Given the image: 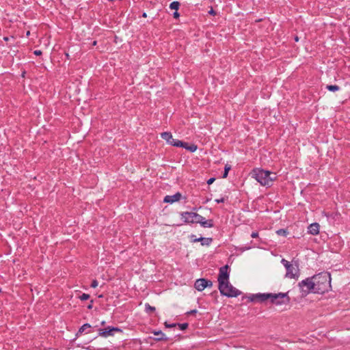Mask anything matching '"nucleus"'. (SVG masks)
Wrapping results in <instances>:
<instances>
[{"label": "nucleus", "instance_id": "f257e3e1", "mask_svg": "<svg viewBox=\"0 0 350 350\" xmlns=\"http://www.w3.org/2000/svg\"><path fill=\"white\" fill-rule=\"evenodd\" d=\"M315 293H324L331 287V275L327 272H321L312 276Z\"/></svg>", "mask_w": 350, "mask_h": 350}, {"label": "nucleus", "instance_id": "f03ea898", "mask_svg": "<svg viewBox=\"0 0 350 350\" xmlns=\"http://www.w3.org/2000/svg\"><path fill=\"white\" fill-rule=\"evenodd\" d=\"M250 174L252 178L256 180L262 186L270 187L273 181L276 179L275 174L260 168L254 169Z\"/></svg>", "mask_w": 350, "mask_h": 350}, {"label": "nucleus", "instance_id": "7ed1b4c3", "mask_svg": "<svg viewBox=\"0 0 350 350\" xmlns=\"http://www.w3.org/2000/svg\"><path fill=\"white\" fill-rule=\"evenodd\" d=\"M218 288L222 295L228 297H236L241 293V291L232 286L229 281L219 284Z\"/></svg>", "mask_w": 350, "mask_h": 350}, {"label": "nucleus", "instance_id": "20e7f679", "mask_svg": "<svg viewBox=\"0 0 350 350\" xmlns=\"http://www.w3.org/2000/svg\"><path fill=\"white\" fill-rule=\"evenodd\" d=\"M281 263L284 265V267L286 269V273L285 275L286 278H296L299 276V268L297 262L295 264L288 262V260L282 258L281 260Z\"/></svg>", "mask_w": 350, "mask_h": 350}, {"label": "nucleus", "instance_id": "39448f33", "mask_svg": "<svg viewBox=\"0 0 350 350\" xmlns=\"http://www.w3.org/2000/svg\"><path fill=\"white\" fill-rule=\"evenodd\" d=\"M298 286L301 291L306 294L310 292L315 293V286L312 277L301 280L299 282Z\"/></svg>", "mask_w": 350, "mask_h": 350}, {"label": "nucleus", "instance_id": "423d86ee", "mask_svg": "<svg viewBox=\"0 0 350 350\" xmlns=\"http://www.w3.org/2000/svg\"><path fill=\"white\" fill-rule=\"evenodd\" d=\"M272 296L273 297H270V301L275 305L286 304L290 302L288 293H272Z\"/></svg>", "mask_w": 350, "mask_h": 350}, {"label": "nucleus", "instance_id": "0eeeda50", "mask_svg": "<svg viewBox=\"0 0 350 350\" xmlns=\"http://www.w3.org/2000/svg\"><path fill=\"white\" fill-rule=\"evenodd\" d=\"M181 219L185 223L198 224L200 215L194 212H183L180 213Z\"/></svg>", "mask_w": 350, "mask_h": 350}, {"label": "nucleus", "instance_id": "6e6552de", "mask_svg": "<svg viewBox=\"0 0 350 350\" xmlns=\"http://www.w3.org/2000/svg\"><path fill=\"white\" fill-rule=\"evenodd\" d=\"M161 136L163 139L165 140L169 144L173 146L179 147V146H183V142L178 139H174L170 132H163L161 134Z\"/></svg>", "mask_w": 350, "mask_h": 350}, {"label": "nucleus", "instance_id": "1a4fd4ad", "mask_svg": "<svg viewBox=\"0 0 350 350\" xmlns=\"http://www.w3.org/2000/svg\"><path fill=\"white\" fill-rule=\"evenodd\" d=\"M228 269H229V267L227 265L221 267L219 269V275H218V278H217L219 285L221 284H224L225 282H228V281H229Z\"/></svg>", "mask_w": 350, "mask_h": 350}, {"label": "nucleus", "instance_id": "9d476101", "mask_svg": "<svg viewBox=\"0 0 350 350\" xmlns=\"http://www.w3.org/2000/svg\"><path fill=\"white\" fill-rule=\"evenodd\" d=\"M116 332H122V330L117 327L109 326L105 329H100L99 336L107 338L108 336H113Z\"/></svg>", "mask_w": 350, "mask_h": 350}, {"label": "nucleus", "instance_id": "9b49d317", "mask_svg": "<svg viewBox=\"0 0 350 350\" xmlns=\"http://www.w3.org/2000/svg\"><path fill=\"white\" fill-rule=\"evenodd\" d=\"M270 297H273L272 293H258L252 295L249 299L251 301L264 302L267 299H270Z\"/></svg>", "mask_w": 350, "mask_h": 350}, {"label": "nucleus", "instance_id": "f8f14e48", "mask_svg": "<svg viewBox=\"0 0 350 350\" xmlns=\"http://www.w3.org/2000/svg\"><path fill=\"white\" fill-rule=\"evenodd\" d=\"M206 285L207 280L204 278L198 279L194 284L195 288L199 291H202L206 288Z\"/></svg>", "mask_w": 350, "mask_h": 350}, {"label": "nucleus", "instance_id": "ddd939ff", "mask_svg": "<svg viewBox=\"0 0 350 350\" xmlns=\"http://www.w3.org/2000/svg\"><path fill=\"white\" fill-rule=\"evenodd\" d=\"M180 198H181V194L178 192L172 196H166L164 198L163 201H164V202H166V203H173V202L179 201Z\"/></svg>", "mask_w": 350, "mask_h": 350}, {"label": "nucleus", "instance_id": "4468645a", "mask_svg": "<svg viewBox=\"0 0 350 350\" xmlns=\"http://www.w3.org/2000/svg\"><path fill=\"white\" fill-rule=\"evenodd\" d=\"M198 224H200V225L204 228H213L214 226L213 221L212 219L206 220L202 215H200Z\"/></svg>", "mask_w": 350, "mask_h": 350}, {"label": "nucleus", "instance_id": "2eb2a0df", "mask_svg": "<svg viewBox=\"0 0 350 350\" xmlns=\"http://www.w3.org/2000/svg\"><path fill=\"white\" fill-rule=\"evenodd\" d=\"M320 226L318 223L311 224L308 226V233L312 235H317L319 233Z\"/></svg>", "mask_w": 350, "mask_h": 350}, {"label": "nucleus", "instance_id": "dca6fc26", "mask_svg": "<svg viewBox=\"0 0 350 350\" xmlns=\"http://www.w3.org/2000/svg\"><path fill=\"white\" fill-rule=\"evenodd\" d=\"M179 147H182L185 148L186 150L190 151L191 152H193L197 150V146L194 144H189L186 142H183V146H179Z\"/></svg>", "mask_w": 350, "mask_h": 350}, {"label": "nucleus", "instance_id": "f3484780", "mask_svg": "<svg viewBox=\"0 0 350 350\" xmlns=\"http://www.w3.org/2000/svg\"><path fill=\"white\" fill-rule=\"evenodd\" d=\"M155 336L158 337L155 338L157 341L166 340L167 338L165 337V334L161 331H154L152 332Z\"/></svg>", "mask_w": 350, "mask_h": 350}, {"label": "nucleus", "instance_id": "a211bd4d", "mask_svg": "<svg viewBox=\"0 0 350 350\" xmlns=\"http://www.w3.org/2000/svg\"><path fill=\"white\" fill-rule=\"evenodd\" d=\"M194 242H198V241H206V243H202V245H208L211 241H212V239L211 238H204V237H200V238H198V239H196L193 240Z\"/></svg>", "mask_w": 350, "mask_h": 350}, {"label": "nucleus", "instance_id": "6ab92c4d", "mask_svg": "<svg viewBox=\"0 0 350 350\" xmlns=\"http://www.w3.org/2000/svg\"><path fill=\"white\" fill-rule=\"evenodd\" d=\"M91 327V325L88 323H85L79 329L77 334H81L83 333L87 329H90Z\"/></svg>", "mask_w": 350, "mask_h": 350}, {"label": "nucleus", "instance_id": "aec40b11", "mask_svg": "<svg viewBox=\"0 0 350 350\" xmlns=\"http://www.w3.org/2000/svg\"><path fill=\"white\" fill-rule=\"evenodd\" d=\"M326 88L331 92H336L340 90V87L336 85H327Z\"/></svg>", "mask_w": 350, "mask_h": 350}, {"label": "nucleus", "instance_id": "412c9836", "mask_svg": "<svg viewBox=\"0 0 350 350\" xmlns=\"http://www.w3.org/2000/svg\"><path fill=\"white\" fill-rule=\"evenodd\" d=\"M180 6V3L178 1H173L170 5V8L171 10H178Z\"/></svg>", "mask_w": 350, "mask_h": 350}, {"label": "nucleus", "instance_id": "4be33fe9", "mask_svg": "<svg viewBox=\"0 0 350 350\" xmlns=\"http://www.w3.org/2000/svg\"><path fill=\"white\" fill-rule=\"evenodd\" d=\"M145 309H146V311L147 312H154L155 311V308L153 307V306H151L150 304H146L145 305Z\"/></svg>", "mask_w": 350, "mask_h": 350}, {"label": "nucleus", "instance_id": "5701e85b", "mask_svg": "<svg viewBox=\"0 0 350 350\" xmlns=\"http://www.w3.org/2000/svg\"><path fill=\"white\" fill-rule=\"evenodd\" d=\"M278 235L286 237L288 234V232L284 229H280L276 231Z\"/></svg>", "mask_w": 350, "mask_h": 350}, {"label": "nucleus", "instance_id": "b1692460", "mask_svg": "<svg viewBox=\"0 0 350 350\" xmlns=\"http://www.w3.org/2000/svg\"><path fill=\"white\" fill-rule=\"evenodd\" d=\"M230 170V166L228 165H226L225 168H224V172L223 176H222V177L224 178H226L228 176V172H229Z\"/></svg>", "mask_w": 350, "mask_h": 350}, {"label": "nucleus", "instance_id": "393cba45", "mask_svg": "<svg viewBox=\"0 0 350 350\" xmlns=\"http://www.w3.org/2000/svg\"><path fill=\"white\" fill-rule=\"evenodd\" d=\"M180 327V330H185L188 327V323H178L176 324Z\"/></svg>", "mask_w": 350, "mask_h": 350}, {"label": "nucleus", "instance_id": "a878e982", "mask_svg": "<svg viewBox=\"0 0 350 350\" xmlns=\"http://www.w3.org/2000/svg\"><path fill=\"white\" fill-rule=\"evenodd\" d=\"M90 298V295L86 293H83L81 295L79 296V299L81 301L88 300Z\"/></svg>", "mask_w": 350, "mask_h": 350}, {"label": "nucleus", "instance_id": "bb28decb", "mask_svg": "<svg viewBox=\"0 0 350 350\" xmlns=\"http://www.w3.org/2000/svg\"><path fill=\"white\" fill-rule=\"evenodd\" d=\"M98 285V283L97 282V280H94L92 282V284H91V287L92 288H96L97 287Z\"/></svg>", "mask_w": 350, "mask_h": 350}, {"label": "nucleus", "instance_id": "cd10ccee", "mask_svg": "<svg viewBox=\"0 0 350 350\" xmlns=\"http://www.w3.org/2000/svg\"><path fill=\"white\" fill-rule=\"evenodd\" d=\"M165 325L166 327H174L176 326V323L168 324L167 322H165Z\"/></svg>", "mask_w": 350, "mask_h": 350}, {"label": "nucleus", "instance_id": "c85d7f7f", "mask_svg": "<svg viewBox=\"0 0 350 350\" xmlns=\"http://www.w3.org/2000/svg\"><path fill=\"white\" fill-rule=\"evenodd\" d=\"M215 202L217 203H221V202H224L225 201V198H219V199H215Z\"/></svg>", "mask_w": 350, "mask_h": 350}, {"label": "nucleus", "instance_id": "c756f323", "mask_svg": "<svg viewBox=\"0 0 350 350\" xmlns=\"http://www.w3.org/2000/svg\"><path fill=\"white\" fill-rule=\"evenodd\" d=\"M215 178H209L208 180H207V184L208 185H211L212 184L214 181H215Z\"/></svg>", "mask_w": 350, "mask_h": 350}, {"label": "nucleus", "instance_id": "7c9ffc66", "mask_svg": "<svg viewBox=\"0 0 350 350\" xmlns=\"http://www.w3.org/2000/svg\"><path fill=\"white\" fill-rule=\"evenodd\" d=\"M252 238H257L258 237V233L257 232H253L251 234Z\"/></svg>", "mask_w": 350, "mask_h": 350}, {"label": "nucleus", "instance_id": "2f4dec72", "mask_svg": "<svg viewBox=\"0 0 350 350\" xmlns=\"http://www.w3.org/2000/svg\"><path fill=\"white\" fill-rule=\"evenodd\" d=\"M197 313V310H192L187 312V314H194Z\"/></svg>", "mask_w": 350, "mask_h": 350}, {"label": "nucleus", "instance_id": "473e14b6", "mask_svg": "<svg viewBox=\"0 0 350 350\" xmlns=\"http://www.w3.org/2000/svg\"><path fill=\"white\" fill-rule=\"evenodd\" d=\"M179 16H180V14H179V13L177 12V10H176V12H174V14H173V16H174V18H178V17H179Z\"/></svg>", "mask_w": 350, "mask_h": 350}, {"label": "nucleus", "instance_id": "72a5a7b5", "mask_svg": "<svg viewBox=\"0 0 350 350\" xmlns=\"http://www.w3.org/2000/svg\"><path fill=\"white\" fill-rule=\"evenodd\" d=\"M33 53L36 55H40L42 54V51L40 50H36V51H34Z\"/></svg>", "mask_w": 350, "mask_h": 350}, {"label": "nucleus", "instance_id": "f704fd0d", "mask_svg": "<svg viewBox=\"0 0 350 350\" xmlns=\"http://www.w3.org/2000/svg\"><path fill=\"white\" fill-rule=\"evenodd\" d=\"M92 307H93V300H91L90 304L88 306V308L90 310L92 308Z\"/></svg>", "mask_w": 350, "mask_h": 350}, {"label": "nucleus", "instance_id": "c9c22d12", "mask_svg": "<svg viewBox=\"0 0 350 350\" xmlns=\"http://www.w3.org/2000/svg\"><path fill=\"white\" fill-rule=\"evenodd\" d=\"M213 285V282L211 280H207V285L206 287H211Z\"/></svg>", "mask_w": 350, "mask_h": 350}, {"label": "nucleus", "instance_id": "e433bc0d", "mask_svg": "<svg viewBox=\"0 0 350 350\" xmlns=\"http://www.w3.org/2000/svg\"><path fill=\"white\" fill-rule=\"evenodd\" d=\"M209 14H215V11H214L213 9H211V10L209 11Z\"/></svg>", "mask_w": 350, "mask_h": 350}, {"label": "nucleus", "instance_id": "4c0bfd02", "mask_svg": "<svg viewBox=\"0 0 350 350\" xmlns=\"http://www.w3.org/2000/svg\"><path fill=\"white\" fill-rule=\"evenodd\" d=\"M295 40L296 42H298V41H299V38H298L297 36H295Z\"/></svg>", "mask_w": 350, "mask_h": 350}, {"label": "nucleus", "instance_id": "58836bf2", "mask_svg": "<svg viewBox=\"0 0 350 350\" xmlns=\"http://www.w3.org/2000/svg\"><path fill=\"white\" fill-rule=\"evenodd\" d=\"M143 16H144V17H146V13H144Z\"/></svg>", "mask_w": 350, "mask_h": 350}, {"label": "nucleus", "instance_id": "ea45409f", "mask_svg": "<svg viewBox=\"0 0 350 350\" xmlns=\"http://www.w3.org/2000/svg\"><path fill=\"white\" fill-rule=\"evenodd\" d=\"M96 41H94V42H93V44H94V45H96Z\"/></svg>", "mask_w": 350, "mask_h": 350}]
</instances>
